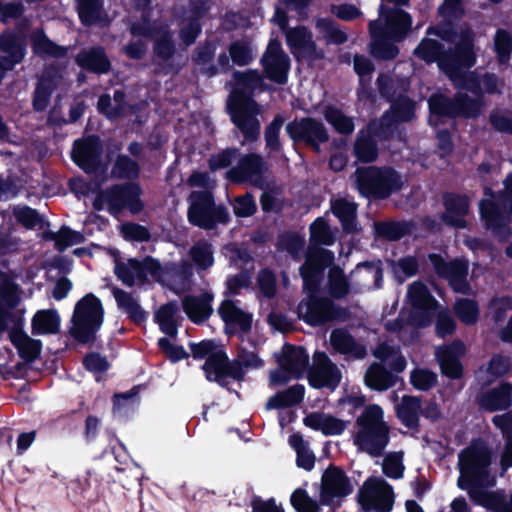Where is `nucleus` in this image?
Segmentation results:
<instances>
[{"instance_id": "1", "label": "nucleus", "mask_w": 512, "mask_h": 512, "mask_svg": "<svg viewBox=\"0 0 512 512\" xmlns=\"http://www.w3.org/2000/svg\"><path fill=\"white\" fill-rule=\"evenodd\" d=\"M491 455L481 441L472 442L458 456V486L466 490L471 501L493 512H512V495L506 502L500 491H489L496 477L490 471Z\"/></svg>"}, {"instance_id": "2", "label": "nucleus", "mask_w": 512, "mask_h": 512, "mask_svg": "<svg viewBox=\"0 0 512 512\" xmlns=\"http://www.w3.org/2000/svg\"><path fill=\"white\" fill-rule=\"evenodd\" d=\"M443 40L455 43V51L445 53L441 45L433 39H423L414 53L426 62L437 61L440 69L456 82L460 66L471 67L475 63L474 32L467 26L459 27L453 34L448 31L435 32Z\"/></svg>"}, {"instance_id": "3", "label": "nucleus", "mask_w": 512, "mask_h": 512, "mask_svg": "<svg viewBox=\"0 0 512 512\" xmlns=\"http://www.w3.org/2000/svg\"><path fill=\"white\" fill-rule=\"evenodd\" d=\"M465 66H460L458 69V79L453 82L456 87H461L470 91L473 97L459 92L454 101L446 98L443 95H435L429 100V108L431 113L443 116H476L482 107L479 100L480 90L488 93H494L498 87V80L494 75H485L479 82L475 75L471 72L463 70Z\"/></svg>"}, {"instance_id": "4", "label": "nucleus", "mask_w": 512, "mask_h": 512, "mask_svg": "<svg viewBox=\"0 0 512 512\" xmlns=\"http://www.w3.org/2000/svg\"><path fill=\"white\" fill-rule=\"evenodd\" d=\"M236 87L230 100L229 110L233 123L244 135L245 141H255L260 133L257 104L251 99V93L260 86L262 79L256 71L234 74Z\"/></svg>"}, {"instance_id": "5", "label": "nucleus", "mask_w": 512, "mask_h": 512, "mask_svg": "<svg viewBox=\"0 0 512 512\" xmlns=\"http://www.w3.org/2000/svg\"><path fill=\"white\" fill-rule=\"evenodd\" d=\"M353 443L358 450L371 456H379L389 442L390 428L384 420V411L377 404L364 408L355 422Z\"/></svg>"}, {"instance_id": "6", "label": "nucleus", "mask_w": 512, "mask_h": 512, "mask_svg": "<svg viewBox=\"0 0 512 512\" xmlns=\"http://www.w3.org/2000/svg\"><path fill=\"white\" fill-rule=\"evenodd\" d=\"M503 191L496 197L485 189L486 198L480 202V212L488 229L501 240L510 236L508 222L512 214V172L507 175Z\"/></svg>"}, {"instance_id": "7", "label": "nucleus", "mask_w": 512, "mask_h": 512, "mask_svg": "<svg viewBox=\"0 0 512 512\" xmlns=\"http://www.w3.org/2000/svg\"><path fill=\"white\" fill-rule=\"evenodd\" d=\"M352 178L359 193L367 198L385 199L403 185L401 176L386 167H359Z\"/></svg>"}, {"instance_id": "8", "label": "nucleus", "mask_w": 512, "mask_h": 512, "mask_svg": "<svg viewBox=\"0 0 512 512\" xmlns=\"http://www.w3.org/2000/svg\"><path fill=\"white\" fill-rule=\"evenodd\" d=\"M104 319V309L101 301L89 293L75 305L71 318L70 334L81 343L94 339Z\"/></svg>"}, {"instance_id": "9", "label": "nucleus", "mask_w": 512, "mask_h": 512, "mask_svg": "<svg viewBox=\"0 0 512 512\" xmlns=\"http://www.w3.org/2000/svg\"><path fill=\"white\" fill-rule=\"evenodd\" d=\"M188 220L191 224L205 229H214L218 224L229 221V213L224 206L214 203L210 191H193L189 196Z\"/></svg>"}, {"instance_id": "10", "label": "nucleus", "mask_w": 512, "mask_h": 512, "mask_svg": "<svg viewBox=\"0 0 512 512\" xmlns=\"http://www.w3.org/2000/svg\"><path fill=\"white\" fill-rule=\"evenodd\" d=\"M20 300L18 287L0 272V334L23 330L25 310L16 308Z\"/></svg>"}, {"instance_id": "11", "label": "nucleus", "mask_w": 512, "mask_h": 512, "mask_svg": "<svg viewBox=\"0 0 512 512\" xmlns=\"http://www.w3.org/2000/svg\"><path fill=\"white\" fill-rule=\"evenodd\" d=\"M140 187L136 184L116 185L99 193L93 201L96 210L107 208L117 216L124 208H129L132 213H138L142 209L139 200Z\"/></svg>"}, {"instance_id": "12", "label": "nucleus", "mask_w": 512, "mask_h": 512, "mask_svg": "<svg viewBox=\"0 0 512 512\" xmlns=\"http://www.w3.org/2000/svg\"><path fill=\"white\" fill-rule=\"evenodd\" d=\"M273 21L285 31L287 45L297 59L314 61L324 57L323 51L317 48L312 34L305 27L286 29L287 17L282 10H276Z\"/></svg>"}, {"instance_id": "13", "label": "nucleus", "mask_w": 512, "mask_h": 512, "mask_svg": "<svg viewBox=\"0 0 512 512\" xmlns=\"http://www.w3.org/2000/svg\"><path fill=\"white\" fill-rule=\"evenodd\" d=\"M412 19L408 13L400 8L379 7V18L371 21L369 30L371 35H386L394 41H400L409 31Z\"/></svg>"}, {"instance_id": "14", "label": "nucleus", "mask_w": 512, "mask_h": 512, "mask_svg": "<svg viewBox=\"0 0 512 512\" xmlns=\"http://www.w3.org/2000/svg\"><path fill=\"white\" fill-rule=\"evenodd\" d=\"M359 502L366 511L388 512L393 505L392 488L381 478H369L359 492Z\"/></svg>"}, {"instance_id": "15", "label": "nucleus", "mask_w": 512, "mask_h": 512, "mask_svg": "<svg viewBox=\"0 0 512 512\" xmlns=\"http://www.w3.org/2000/svg\"><path fill=\"white\" fill-rule=\"evenodd\" d=\"M119 280L128 286L153 279L159 273V262L151 257L142 260L128 259L125 262H116L114 268Z\"/></svg>"}, {"instance_id": "16", "label": "nucleus", "mask_w": 512, "mask_h": 512, "mask_svg": "<svg viewBox=\"0 0 512 512\" xmlns=\"http://www.w3.org/2000/svg\"><path fill=\"white\" fill-rule=\"evenodd\" d=\"M131 34L134 37L154 38L155 52L163 59H168L174 52V45L166 26L156 23L151 25L149 15L146 11L142 13L141 21L132 24Z\"/></svg>"}, {"instance_id": "17", "label": "nucleus", "mask_w": 512, "mask_h": 512, "mask_svg": "<svg viewBox=\"0 0 512 512\" xmlns=\"http://www.w3.org/2000/svg\"><path fill=\"white\" fill-rule=\"evenodd\" d=\"M298 315L310 325H320L338 319L342 311L328 298L309 296L298 305Z\"/></svg>"}, {"instance_id": "18", "label": "nucleus", "mask_w": 512, "mask_h": 512, "mask_svg": "<svg viewBox=\"0 0 512 512\" xmlns=\"http://www.w3.org/2000/svg\"><path fill=\"white\" fill-rule=\"evenodd\" d=\"M429 259L436 273L448 279L453 290L458 293L467 294L470 286L466 280L468 274V263L463 260L445 262L439 255L431 254Z\"/></svg>"}, {"instance_id": "19", "label": "nucleus", "mask_w": 512, "mask_h": 512, "mask_svg": "<svg viewBox=\"0 0 512 512\" xmlns=\"http://www.w3.org/2000/svg\"><path fill=\"white\" fill-rule=\"evenodd\" d=\"M339 368L323 352L313 357V365L309 370V383L315 388L329 387L334 389L341 381Z\"/></svg>"}, {"instance_id": "20", "label": "nucleus", "mask_w": 512, "mask_h": 512, "mask_svg": "<svg viewBox=\"0 0 512 512\" xmlns=\"http://www.w3.org/2000/svg\"><path fill=\"white\" fill-rule=\"evenodd\" d=\"M334 254L323 248L310 249L305 263L300 268L304 288L310 292L317 289L319 276L325 266L332 264Z\"/></svg>"}, {"instance_id": "21", "label": "nucleus", "mask_w": 512, "mask_h": 512, "mask_svg": "<svg viewBox=\"0 0 512 512\" xmlns=\"http://www.w3.org/2000/svg\"><path fill=\"white\" fill-rule=\"evenodd\" d=\"M286 131L294 141H304L318 150V143L328 140L324 125L313 118H302L287 124Z\"/></svg>"}, {"instance_id": "22", "label": "nucleus", "mask_w": 512, "mask_h": 512, "mask_svg": "<svg viewBox=\"0 0 512 512\" xmlns=\"http://www.w3.org/2000/svg\"><path fill=\"white\" fill-rule=\"evenodd\" d=\"M262 64L269 79L284 84L290 68L288 55L277 40H271L262 57Z\"/></svg>"}, {"instance_id": "23", "label": "nucleus", "mask_w": 512, "mask_h": 512, "mask_svg": "<svg viewBox=\"0 0 512 512\" xmlns=\"http://www.w3.org/2000/svg\"><path fill=\"white\" fill-rule=\"evenodd\" d=\"M407 297L410 304L417 310L423 312V316L418 318L416 313L411 315L409 321L411 325L423 327L430 323V313L436 309L437 301L430 294L428 288L421 282H413L408 287Z\"/></svg>"}, {"instance_id": "24", "label": "nucleus", "mask_w": 512, "mask_h": 512, "mask_svg": "<svg viewBox=\"0 0 512 512\" xmlns=\"http://www.w3.org/2000/svg\"><path fill=\"white\" fill-rule=\"evenodd\" d=\"M353 491V486L343 471L329 467L322 476L321 501L329 504L334 498H342Z\"/></svg>"}, {"instance_id": "25", "label": "nucleus", "mask_w": 512, "mask_h": 512, "mask_svg": "<svg viewBox=\"0 0 512 512\" xmlns=\"http://www.w3.org/2000/svg\"><path fill=\"white\" fill-rule=\"evenodd\" d=\"M209 381L221 382L226 376L236 380L243 378V370L236 362H229L222 349L212 353L202 367Z\"/></svg>"}, {"instance_id": "26", "label": "nucleus", "mask_w": 512, "mask_h": 512, "mask_svg": "<svg viewBox=\"0 0 512 512\" xmlns=\"http://www.w3.org/2000/svg\"><path fill=\"white\" fill-rule=\"evenodd\" d=\"M192 277V266L189 263L172 265L163 268L159 264V273L154 280L169 287L176 293H182L189 289Z\"/></svg>"}, {"instance_id": "27", "label": "nucleus", "mask_w": 512, "mask_h": 512, "mask_svg": "<svg viewBox=\"0 0 512 512\" xmlns=\"http://www.w3.org/2000/svg\"><path fill=\"white\" fill-rule=\"evenodd\" d=\"M102 146L97 137L76 141L72 151L75 163L85 171H93L100 164Z\"/></svg>"}, {"instance_id": "28", "label": "nucleus", "mask_w": 512, "mask_h": 512, "mask_svg": "<svg viewBox=\"0 0 512 512\" xmlns=\"http://www.w3.org/2000/svg\"><path fill=\"white\" fill-rule=\"evenodd\" d=\"M264 170L265 164L261 156L248 154L241 157L237 166L230 169L227 175L236 182L249 181L253 184H259Z\"/></svg>"}, {"instance_id": "29", "label": "nucleus", "mask_w": 512, "mask_h": 512, "mask_svg": "<svg viewBox=\"0 0 512 512\" xmlns=\"http://www.w3.org/2000/svg\"><path fill=\"white\" fill-rule=\"evenodd\" d=\"M466 349L462 342H454L450 346L437 348L436 356L442 373L450 378H459L462 374V365L459 357L464 355Z\"/></svg>"}, {"instance_id": "30", "label": "nucleus", "mask_w": 512, "mask_h": 512, "mask_svg": "<svg viewBox=\"0 0 512 512\" xmlns=\"http://www.w3.org/2000/svg\"><path fill=\"white\" fill-rule=\"evenodd\" d=\"M0 52V62L8 71L21 63L26 54L24 44L11 32L0 35Z\"/></svg>"}, {"instance_id": "31", "label": "nucleus", "mask_w": 512, "mask_h": 512, "mask_svg": "<svg viewBox=\"0 0 512 512\" xmlns=\"http://www.w3.org/2000/svg\"><path fill=\"white\" fill-rule=\"evenodd\" d=\"M213 295L201 293L199 295L186 296L182 301L184 312L194 323L206 321L212 314Z\"/></svg>"}, {"instance_id": "32", "label": "nucleus", "mask_w": 512, "mask_h": 512, "mask_svg": "<svg viewBox=\"0 0 512 512\" xmlns=\"http://www.w3.org/2000/svg\"><path fill=\"white\" fill-rule=\"evenodd\" d=\"M375 123H371L366 130H361L353 145V155L362 163L374 162L378 157V148L373 138Z\"/></svg>"}, {"instance_id": "33", "label": "nucleus", "mask_w": 512, "mask_h": 512, "mask_svg": "<svg viewBox=\"0 0 512 512\" xmlns=\"http://www.w3.org/2000/svg\"><path fill=\"white\" fill-rule=\"evenodd\" d=\"M303 422L307 427L319 430L326 436L341 434L347 428L349 423L348 421L320 412H314L307 415Z\"/></svg>"}, {"instance_id": "34", "label": "nucleus", "mask_w": 512, "mask_h": 512, "mask_svg": "<svg viewBox=\"0 0 512 512\" xmlns=\"http://www.w3.org/2000/svg\"><path fill=\"white\" fill-rule=\"evenodd\" d=\"M222 320L231 328L247 332L251 328L252 316L231 300L222 302L218 309Z\"/></svg>"}, {"instance_id": "35", "label": "nucleus", "mask_w": 512, "mask_h": 512, "mask_svg": "<svg viewBox=\"0 0 512 512\" xmlns=\"http://www.w3.org/2000/svg\"><path fill=\"white\" fill-rule=\"evenodd\" d=\"M512 403V385L502 384L498 388L483 393L479 404L488 411L504 410Z\"/></svg>"}, {"instance_id": "36", "label": "nucleus", "mask_w": 512, "mask_h": 512, "mask_svg": "<svg viewBox=\"0 0 512 512\" xmlns=\"http://www.w3.org/2000/svg\"><path fill=\"white\" fill-rule=\"evenodd\" d=\"M330 342L333 348L344 355L361 359L366 356V349L358 344L353 337L342 329L332 331Z\"/></svg>"}, {"instance_id": "37", "label": "nucleus", "mask_w": 512, "mask_h": 512, "mask_svg": "<svg viewBox=\"0 0 512 512\" xmlns=\"http://www.w3.org/2000/svg\"><path fill=\"white\" fill-rule=\"evenodd\" d=\"M397 417L408 428L417 427L422 410L421 399L405 395L395 406Z\"/></svg>"}, {"instance_id": "38", "label": "nucleus", "mask_w": 512, "mask_h": 512, "mask_svg": "<svg viewBox=\"0 0 512 512\" xmlns=\"http://www.w3.org/2000/svg\"><path fill=\"white\" fill-rule=\"evenodd\" d=\"M397 378L379 363H372L365 372V384L377 391H385L393 387Z\"/></svg>"}, {"instance_id": "39", "label": "nucleus", "mask_w": 512, "mask_h": 512, "mask_svg": "<svg viewBox=\"0 0 512 512\" xmlns=\"http://www.w3.org/2000/svg\"><path fill=\"white\" fill-rule=\"evenodd\" d=\"M60 328V316L55 309L37 311L31 321L34 335L55 334Z\"/></svg>"}, {"instance_id": "40", "label": "nucleus", "mask_w": 512, "mask_h": 512, "mask_svg": "<svg viewBox=\"0 0 512 512\" xmlns=\"http://www.w3.org/2000/svg\"><path fill=\"white\" fill-rule=\"evenodd\" d=\"M308 354L301 347H286L283 352V359L280 366L283 367L292 377L298 378L305 371L308 365Z\"/></svg>"}, {"instance_id": "41", "label": "nucleus", "mask_w": 512, "mask_h": 512, "mask_svg": "<svg viewBox=\"0 0 512 512\" xmlns=\"http://www.w3.org/2000/svg\"><path fill=\"white\" fill-rule=\"evenodd\" d=\"M446 211L443 220L455 227H465L464 215L468 212V200L463 196H448L445 199Z\"/></svg>"}, {"instance_id": "42", "label": "nucleus", "mask_w": 512, "mask_h": 512, "mask_svg": "<svg viewBox=\"0 0 512 512\" xmlns=\"http://www.w3.org/2000/svg\"><path fill=\"white\" fill-rule=\"evenodd\" d=\"M76 62L82 68L95 73H106L110 68V62L101 48H91L81 51Z\"/></svg>"}, {"instance_id": "43", "label": "nucleus", "mask_w": 512, "mask_h": 512, "mask_svg": "<svg viewBox=\"0 0 512 512\" xmlns=\"http://www.w3.org/2000/svg\"><path fill=\"white\" fill-rule=\"evenodd\" d=\"M9 340L17 349L20 357L26 361H33L40 354L41 342L31 338L23 330L9 333Z\"/></svg>"}, {"instance_id": "44", "label": "nucleus", "mask_w": 512, "mask_h": 512, "mask_svg": "<svg viewBox=\"0 0 512 512\" xmlns=\"http://www.w3.org/2000/svg\"><path fill=\"white\" fill-rule=\"evenodd\" d=\"M373 355L377 359L386 362L397 373L404 371L406 368L407 362L397 346L381 343L374 349Z\"/></svg>"}, {"instance_id": "45", "label": "nucleus", "mask_w": 512, "mask_h": 512, "mask_svg": "<svg viewBox=\"0 0 512 512\" xmlns=\"http://www.w3.org/2000/svg\"><path fill=\"white\" fill-rule=\"evenodd\" d=\"M32 48L35 54L62 58L67 54V47L52 42L42 31H36L31 36Z\"/></svg>"}, {"instance_id": "46", "label": "nucleus", "mask_w": 512, "mask_h": 512, "mask_svg": "<svg viewBox=\"0 0 512 512\" xmlns=\"http://www.w3.org/2000/svg\"><path fill=\"white\" fill-rule=\"evenodd\" d=\"M328 290L332 297L341 299L352 290V286L344 271L338 266H332L328 273Z\"/></svg>"}, {"instance_id": "47", "label": "nucleus", "mask_w": 512, "mask_h": 512, "mask_svg": "<svg viewBox=\"0 0 512 512\" xmlns=\"http://www.w3.org/2000/svg\"><path fill=\"white\" fill-rule=\"evenodd\" d=\"M113 295L118 307L127 313L132 320L141 322L145 319V312L133 295L119 288L113 289Z\"/></svg>"}, {"instance_id": "48", "label": "nucleus", "mask_w": 512, "mask_h": 512, "mask_svg": "<svg viewBox=\"0 0 512 512\" xmlns=\"http://www.w3.org/2000/svg\"><path fill=\"white\" fill-rule=\"evenodd\" d=\"M304 396V388L301 385H295L285 391L279 392L270 397L266 403L267 409H280L299 403Z\"/></svg>"}, {"instance_id": "49", "label": "nucleus", "mask_w": 512, "mask_h": 512, "mask_svg": "<svg viewBox=\"0 0 512 512\" xmlns=\"http://www.w3.org/2000/svg\"><path fill=\"white\" fill-rule=\"evenodd\" d=\"M331 209L334 215L341 221L344 230H355L354 219L356 217V204L346 199L339 198L332 201Z\"/></svg>"}, {"instance_id": "50", "label": "nucleus", "mask_w": 512, "mask_h": 512, "mask_svg": "<svg viewBox=\"0 0 512 512\" xmlns=\"http://www.w3.org/2000/svg\"><path fill=\"white\" fill-rule=\"evenodd\" d=\"M177 311V304L171 302L162 305L156 312V320L160 326L161 331L171 337H174L177 334Z\"/></svg>"}, {"instance_id": "51", "label": "nucleus", "mask_w": 512, "mask_h": 512, "mask_svg": "<svg viewBox=\"0 0 512 512\" xmlns=\"http://www.w3.org/2000/svg\"><path fill=\"white\" fill-rule=\"evenodd\" d=\"M98 109L108 118H115L124 115L128 109L124 103V93L116 91L113 99L108 95L101 96L98 101Z\"/></svg>"}, {"instance_id": "52", "label": "nucleus", "mask_w": 512, "mask_h": 512, "mask_svg": "<svg viewBox=\"0 0 512 512\" xmlns=\"http://www.w3.org/2000/svg\"><path fill=\"white\" fill-rule=\"evenodd\" d=\"M212 245L205 241L199 240L195 242L189 250V256L198 269L205 270L214 263Z\"/></svg>"}, {"instance_id": "53", "label": "nucleus", "mask_w": 512, "mask_h": 512, "mask_svg": "<svg viewBox=\"0 0 512 512\" xmlns=\"http://www.w3.org/2000/svg\"><path fill=\"white\" fill-rule=\"evenodd\" d=\"M289 444L297 454L298 467L308 471L311 470L315 464V456L303 437L300 434H293L289 437Z\"/></svg>"}, {"instance_id": "54", "label": "nucleus", "mask_w": 512, "mask_h": 512, "mask_svg": "<svg viewBox=\"0 0 512 512\" xmlns=\"http://www.w3.org/2000/svg\"><path fill=\"white\" fill-rule=\"evenodd\" d=\"M326 121L341 134H351L354 131L352 118L345 115L341 110L335 107H327L324 111Z\"/></svg>"}, {"instance_id": "55", "label": "nucleus", "mask_w": 512, "mask_h": 512, "mask_svg": "<svg viewBox=\"0 0 512 512\" xmlns=\"http://www.w3.org/2000/svg\"><path fill=\"white\" fill-rule=\"evenodd\" d=\"M59 82L60 78L49 79L48 77L43 76L40 79L33 100V105L36 110L42 111L47 107L50 94Z\"/></svg>"}, {"instance_id": "56", "label": "nucleus", "mask_w": 512, "mask_h": 512, "mask_svg": "<svg viewBox=\"0 0 512 512\" xmlns=\"http://www.w3.org/2000/svg\"><path fill=\"white\" fill-rule=\"evenodd\" d=\"M357 276L363 280L359 286L371 287V281L375 287H379V282L382 279V270L378 264L365 263L358 265L356 269L351 273V277Z\"/></svg>"}, {"instance_id": "57", "label": "nucleus", "mask_w": 512, "mask_h": 512, "mask_svg": "<svg viewBox=\"0 0 512 512\" xmlns=\"http://www.w3.org/2000/svg\"><path fill=\"white\" fill-rule=\"evenodd\" d=\"M77 8L84 24L90 25L102 20L100 0H77Z\"/></svg>"}, {"instance_id": "58", "label": "nucleus", "mask_w": 512, "mask_h": 512, "mask_svg": "<svg viewBox=\"0 0 512 512\" xmlns=\"http://www.w3.org/2000/svg\"><path fill=\"white\" fill-rule=\"evenodd\" d=\"M379 236L395 241L410 232L411 226L408 223L377 222L374 224Z\"/></svg>"}, {"instance_id": "59", "label": "nucleus", "mask_w": 512, "mask_h": 512, "mask_svg": "<svg viewBox=\"0 0 512 512\" xmlns=\"http://www.w3.org/2000/svg\"><path fill=\"white\" fill-rule=\"evenodd\" d=\"M373 38L371 49L372 54L380 59L390 60L398 55V48L389 42L386 35H371Z\"/></svg>"}, {"instance_id": "60", "label": "nucleus", "mask_w": 512, "mask_h": 512, "mask_svg": "<svg viewBox=\"0 0 512 512\" xmlns=\"http://www.w3.org/2000/svg\"><path fill=\"white\" fill-rule=\"evenodd\" d=\"M457 317L466 324H473L477 321L479 309L475 301L471 299H459L454 305Z\"/></svg>"}, {"instance_id": "61", "label": "nucleus", "mask_w": 512, "mask_h": 512, "mask_svg": "<svg viewBox=\"0 0 512 512\" xmlns=\"http://www.w3.org/2000/svg\"><path fill=\"white\" fill-rule=\"evenodd\" d=\"M290 502L297 512H319L318 502L302 488H298L292 493Z\"/></svg>"}, {"instance_id": "62", "label": "nucleus", "mask_w": 512, "mask_h": 512, "mask_svg": "<svg viewBox=\"0 0 512 512\" xmlns=\"http://www.w3.org/2000/svg\"><path fill=\"white\" fill-rule=\"evenodd\" d=\"M310 237L312 241L323 245H332L335 240L333 232L323 218H317L311 224Z\"/></svg>"}, {"instance_id": "63", "label": "nucleus", "mask_w": 512, "mask_h": 512, "mask_svg": "<svg viewBox=\"0 0 512 512\" xmlns=\"http://www.w3.org/2000/svg\"><path fill=\"white\" fill-rule=\"evenodd\" d=\"M418 268V261L413 256L400 258L392 264L393 272L400 282H403L406 278L415 275Z\"/></svg>"}, {"instance_id": "64", "label": "nucleus", "mask_w": 512, "mask_h": 512, "mask_svg": "<svg viewBox=\"0 0 512 512\" xmlns=\"http://www.w3.org/2000/svg\"><path fill=\"white\" fill-rule=\"evenodd\" d=\"M410 382L418 390L426 391L435 386L437 374L423 368H416L410 374Z\"/></svg>"}]
</instances>
